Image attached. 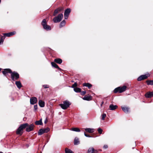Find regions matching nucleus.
Instances as JSON below:
<instances>
[{
	"mask_svg": "<svg viewBox=\"0 0 153 153\" xmlns=\"http://www.w3.org/2000/svg\"><path fill=\"white\" fill-rule=\"evenodd\" d=\"M34 126L33 124H31L29 126L27 123L21 124L17 129L16 133L17 134L21 135L22 134V131L23 129L26 128V131L27 132H30L33 130Z\"/></svg>",
	"mask_w": 153,
	"mask_h": 153,
	"instance_id": "nucleus-1",
	"label": "nucleus"
},
{
	"mask_svg": "<svg viewBox=\"0 0 153 153\" xmlns=\"http://www.w3.org/2000/svg\"><path fill=\"white\" fill-rule=\"evenodd\" d=\"M71 105V103L68 100H66L63 101V103L59 105L63 109L65 110L68 108Z\"/></svg>",
	"mask_w": 153,
	"mask_h": 153,
	"instance_id": "nucleus-2",
	"label": "nucleus"
},
{
	"mask_svg": "<svg viewBox=\"0 0 153 153\" xmlns=\"http://www.w3.org/2000/svg\"><path fill=\"white\" fill-rule=\"evenodd\" d=\"M126 88V86L124 85L122 87H119L114 89V92L115 93H117L118 92L121 93L125 91Z\"/></svg>",
	"mask_w": 153,
	"mask_h": 153,
	"instance_id": "nucleus-3",
	"label": "nucleus"
},
{
	"mask_svg": "<svg viewBox=\"0 0 153 153\" xmlns=\"http://www.w3.org/2000/svg\"><path fill=\"white\" fill-rule=\"evenodd\" d=\"M42 25L44 29L47 30H50L51 29V27L49 25H47L46 21L45 19H43L42 22Z\"/></svg>",
	"mask_w": 153,
	"mask_h": 153,
	"instance_id": "nucleus-4",
	"label": "nucleus"
},
{
	"mask_svg": "<svg viewBox=\"0 0 153 153\" xmlns=\"http://www.w3.org/2000/svg\"><path fill=\"white\" fill-rule=\"evenodd\" d=\"M11 78L12 80L13 81H15L17 80L19 78V75L16 72L13 71L11 73Z\"/></svg>",
	"mask_w": 153,
	"mask_h": 153,
	"instance_id": "nucleus-5",
	"label": "nucleus"
},
{
	"mask_svg": "<svg viewBox=\"0 0 153 153\" xmlns=\"http://www.w3.org/2000/svg\"><path fill=\"white\" fill-rule=\"evenodd\" d=\"M63 17L62 14H59L57 16L55 17L53 19V21L54 23H57L60 22Z\"/></svg>",
	"mask_w": 153,
	"mask_h": 153,
	"instance_id": "nucleus-6",
	"label": "nucleus"
},
{
	"mask_svg": "<svg viewBox=\"0 0 153 153\" xmlns=\"http://www.w3.org/2000/svg\"><path fill=\"white\" fill-rule=\"evenodd\" d=\"M71 11V9L70 8H68L65 10L64 12V17L65 19H68Z\"/></svg>",
	"mask_w": 153,
	"mask_h": 153,
	"instance_id": "nucleus-7",
	"label": "nucleus"
},
{
	"mask_svg": "<svg viewBox=\"0 0 153 153\" xmlns=\"http://www.w3.org/2000/svg\"><path fill=\"white\" fill-rule=\"evenodd\" d=\"M2 72L4 76H7V74H11L12 73V71L9 68L5 69H4V71H2Z\"/></svg>",
	"mask_w": 153,
	"mask_h": 153,
	"instance_id": "nucleus-8",
	"label": "nucleus"
},
{
	"mask_svg": "<svg viewBox=\"0 0 153 153\" xmlns=\"http://www.w3.org/2000/svg\"><path fill=\"white\" fill-rule=\"evenodd\" d=\"M30 101L31 104L33 105L36 103L37 102V98L36 97H32L30 99Z\"/></svg>",
	"mask_w": 153,
	"mask_h": 153,
	"instance_id": "nucleus-9",
	"label": "nucleus"
},
{
	"mask_svg": "<svg viewBox=\"0 0 153 153\" xmlns=\"http://www.w3.org/2000/svg\"><path fill=\"white\" fill-rule=\"evenodd\" d=\"M147 77L146 75H141L138 78L137 80L138 81H140L141 80L146 79Z\"/></svg>",
	"mask_w": 153,
	"mask_h": 153,
	"instance_id": "nucleus-10",
	"label": "nucleus"
},
{
	"mask_svg": "<svg viewBox=\"0 0 153 153\" xmlns=\"http://www.w3.org/2000/svg\"><path fill=\"white\" fill-rule=\"evenodd\" d=\"M145 96L147 98H151L153 96V91L152 92H148L145 94Z\"/></svg>",
	"mask_w": 153,
	"mask_h": 153,
	"instance_id": "nucleus-11",
	"label": "nucleus"
},
{
	"mask_svg": "<svg viewBox=\"0 0 153 153\" xmlns=\"http://www.w3.org/2000/svg\"><path fill=\"white\" fill-rule=\"evenodd\" d=\"M85 131L89 133H92L94 131V128H87L84 129Z\"/></svg>",
	"mask_w": 153,
	"mask_h": 153,
	"instance_id": "nucleus-12",
	"label": "nucleus"
},
{
	"mask_svg": "<svg viewBox=\"0 0 153 153\" xmlns=\"http://www.w3.org/2000/svg\"><path fill=\"white\" fill-rule=\"evenodd\" d=\"M16 33L15 31H13L12 32L9 33H5L4 34V35L5 36L7 37H10L12 36H13L14 34H15Z\"/></svg>",
	"mask_w": 153,
	"mask_h": 153,
	"instance_id": "nucleus-13",
	"label": "nucleus"
},
{
	"mask_svg": "<svg viewBox=\"0 0 153 153\" xmlns=\"http://www.w3.org/2000/svg\"><path fill=\"white\" fill-rule=\"evenodd\" d=\"M122 108L123 111L125 113H128L129 110V108L126 106H124L122 107Z\"/></svg>",
	"mask_w": 153,
	"mask_h": 153,
	"instance_id": "nucleus-14",
	"label": "nucleus"
},
{
	"mask_svg": "<svg viewBox=\"0 0 153 153\" xmlns=\"http://www.w3.org/2000/svg\"><path fill=\"white\" fill-rule=\"evenodd\" d=\"M109 108L111 110H114L117 108V106L116 105H114L113 104H111L109 105Z\"/></svg>",
	"mask_w": 153,
	"mask_h": 153,
	"instance_id": "nucleus-15",
	"label": "nucleus"
},
{
	"mask_svg": "<svg viewBox=\"0 0 153 153\" xmlns=\"http://www.w3.org/2000/svg\"><path fill=\"white\" fill-rule=\"evenodd\" d=\"M39 104L41 107H43L45 106V102L43 101L40 100L39 102Z\"/></svg>",
	"mask_w": 153,
	"mask_h": 153,
	"instance_id": "nucleus-16",
	"label": "nucleus"
},
{
	"mask_svg": "<svg viewBox=\"0 0 153 153\" xmlns=\"http://www.w3.org/2000/svg\"><path fill=\"white\" fill-rule=\"evenodd\" d=\"M84 100L90 101L91 100V96H85L82 98Z\"/></svg>",
	"mask_w": 153,
	"mask_h": 153,
	"instance_id": "nucleus-17",
	"label": "nucleus"
},
{
	"mask_svg": "<svg viewBox=\"0 0 153 153\" xmlns=\"http://www.w3.org/2000/svg\"><path fill=\"white\" fill-rule=\"evenodd\" d=\"M51 64L52 65V66L53 67L56 68H57L58 69H59V70H61V69L58 66L55 62H51Z\"/></svg>",
	"mask_w": 153,
	"mask_h": 153,
	"instance_id": "nucleus-18",
	"label": "nucleus"
},
{
	"mask_svg": "<svg viewBox=\"0 0 153 153\" xmlns=\"http://www.w3.org/2000/svg\"><path fill=\"white\" fill-rule=\"evenodd\" d=\"M83 86L87 87L88 88H91L92 86L91 84L89 83H84L83 84Z\"/></svg>",
	"mask_w": 153,
	"mask_h": 153,
	"instance_id": "nucleus-19",
	"label": "nucleus"
},
{
	"mask_svg": "<svg viewBox=\"0 0 153 153\" xmlns=\"http://www.w3.org/2000/svg\"><path fill=\"white\" fill-rule=\"evenodd\" d=\"M54 61L59 64H61L62 62V60L60 59H54Z\"/></svg>",
	"mask_w": 153,
	"mask_h": 153,
	"instance_id": "nucleus-20",
	"label": "nucleus"
},
{
	"mask_svg": "<svg viewBox=\"0 0 153 153\" xmlns=\"http://www.w3.org/2000/svg\"><path fill=\"white\" fill-rule=\"evenodd\" d=\"M79 143V139L76 137L75 138L74 141V143L75 145H78Z\"/></svg>",
	"mask_w": 153,
	"mask_h": 153,
	"instance_id": "nucleus-21",
	"label": "nucleus"
},
{
	"mask_svg": "<svg viewBox=\"0 0 153 153\" xmlns=\"http://www.w3.org/2000/svg\"><path fill=\"white\" fill-rule=\"evenodd\" d=\"M16 85L17 87L19 88H20L22 87V85L21 83L19 81H17L16 82Z\"/></svg>",
	"mask_w": 153,
	"mask_h": 153,
	"instance_id": "nucleus-22",
	"label": "nucleus"
},
{
	"mask_svg": "<svg viewBox=\"0 0 153 153\" xmlns=\"http://www.w3.org/2000/svg\"><path fill=\"white\" fill-rule=\"evenodd\" d=\"M35 124L36 125H42L43 124V123L42 122V119H41L39 120L36 121L35 122Z\"/></svg>",
	"mask_w": 153,
	"mask_h": 153,
	"instance_id": "nucleus-23",
	"label": "nucleus"
},
{
	"mask_svg": "<svg viewBox=\"0 0 153 153\" xmlns=\"http://www.w3.org/2000/svg\"><path fill=\"white\" fill-rule=\"evenodd\" d=\"M71 130L72 131L77 132H79L80 131V130L79 129L77 128H71Z\"/></svg>",
	"mask_w": 153,
	"mask_h": 153,
	"instance_id": "nucleus-24",
	"label": "nucleus"
},
{
	"mask_svg": "<svg viewBox=\"0 0 153 153\" xmlns=\"http://www.w3.org/2000/svg\"><path fill=\"white\" fill-rule=\"evenodd\" d=\"M44 130L43 129H40L38 133V134L40 135L45 133Z\"/></svg>",
	"mask_w": 153,
	"mask_h": 153,
	"instance_id": "nucleus-25",
	"label": "nucleus"
},
{
	"mask_svg": "<svg viewBox=\"0 0 153 153\" xmlns=\"http://www.w3.org/2000/svg\"><path fill=\"white\" fill-rule=\"evenodd\" d=\"M65 153H74L73 152L71 149H70L68 148H66L65 149Z\"/></svg>",
	"mask_w": 153,
	"mask_h": 153,
	"instance_id": "nucleus-26",
	"label": "nucleus"
},
{
	"mask_svg": "<svg viewBox=\"0 0 153 153\" xmlns=\"http://www.w3.org/2000/svg\"><path fill=\"white\" fill-rule=\"evenodd\" d=\"M94 149L93 147H91L89 148L88 151V153H93L94 152Z\"/></svg>",
	"mask_w": 153,
	"mask_h": 153,
	"instance_id": "nucleus-27",
	"label": "nucleus"
},
{
	"mask_svg": "<svg viewBox=\"0 0 153 153\" xmlns=\"http://www.w3.org/2000/svg\"><path fill=\"white\" fill-rule=\"evenodd\" d=\"M66 22L65 20H63L60 23V27H61L64 26Z\"/></svg>",
	"mask_w": 153,
	"mask_h": 153,
	"instance_id": "nucleus-28",
	"label": "nucleus"
},
{
	"mask_svg": "<svg viewBox=\"0 0 153 153\" xmlns=\"http://www.w3.org/2000/svg\"><path fill=\"white\" fill-rule=\"evenodd\" d=\"M74 91L76 92H81V89L80 88H74Z\"/></svg>",
	"mask_w": 153,
	"mask_h": 153,
	"instance_id": "nucleus-29",
	"label": "nucleus"
},
{
	"mask_svg": "<svg viewBox=\"0 0 153 153\" xmlns=\"http://www.w3.org/2000/svg\"><path fill=\"white\" fill-rule=\"evenodd\" d=\"M147 82L148 85H153V81H147Z\"/></svg>",
	"mask_w": 153,
	"mask_h": 153,
	"instance_id": "nucleus-30",
	"label": "nucleus"
},
{
	"mask_svg": "<svg viewBox=\"0 0 153 153\" xmlns=\"http://www.w3.org/2000/svg\"><path fill=\"white\" fill-rule=\"evenodd\" d=\"M106 114H105V113H103L102 115V120H105V118L106 117Z\"/></svg>",
	"mask_w": 153,
	"mask_h": 153,
	"instance_id": "nucleus-31",
	"label": "nucleus"
},
{
	"mask_svg": "<svg viewBox=\"0 0 153 153\" xmlns=\"http://www.w3.org/2000/svg\"><path fill=\"white\" fill-rule=\"evenodd\" d=\"M43 129H44V131L45 133L48 132L50 130L49 128H44Z\"/></svg>",
	"mask_w": 153,
	"mask_h": 153,
	"instance_id": "nucleus-32",
	"label": "nucleus"
},
{
	"mask_svg": "<svg viewBox=\"0 0 153 153\" xmlns=\"http://www.w3.org/2000/svg\"><path fill=\"white\" fill-rule=\"evenodd\" d=\"M59 11L58 9H56L55 10L54 13H53V16H55L58 13Z\"/></svg>",
	"mask_w": 153,
	"mask_h": 153,
	"instance_id": "nucleus-33",
	"label": "nucleus"
},
{
	"mask_svg": "<svg viewBox=\"0 0 153 153\" xmlns=\"http://www.w3.org/2000/svg\"><path fill=\"white\" fill-rule=\"evenodd\" d=\"M98 131L100 134H101L102 133V130L101 128H99L98 129Z\"/></svg>",
	"mask_w": 153,
	"mask_h": 153,
	"instance_id": "nucleus-34",
	"label": "nucleus"
},
{
	"mask_svg": "<svg viewBox=\"0 0 153 153\" xmlns=\"http://www.w3.org/2000/svg\"><path fill=\"white\" fill-rule=\"evenodd\" d=\"M77 84L76 82H75L72 86V88H74L77 86Z\"/></svg>",
	"mask_w": 153,
	"mask_h": 153,
	"instance_id": "nucleus-35",
	"label": "nucleus"
},
{
	"mask_svg": "<svg viewBox=\"0 0 153 153\" xmlns=\"http://www.w3.org/2000/svg\"><path fill=\"white\" fill-rule=\"evenodd\" d=\"M4 38H5V37L4 36H2L1 38V39H0V40L1 41V43H3V41H4Z\"/></svg>",
	"mask_w": 153,
	"mask_h": 153,
	"instance_id": "nucleus-36",
	"label": "nucleus"
},
{
	"mask_svg": "<svg viewBox=\"0 0 153 153\" xmlns=\"http://www.w3.org/2000/svg\"><path fill=\"white\" fill-rule=\"evenodd\" d=\"M43 86L44 87V88H49V85H44Z\"/></svg>",
	"mask_w": 153,
	"mask_h": 153,
	"instance_id": "nucleus-37",
	"label": "nucleus"
},
{
	"mask_svg": "<svg viewBox=\"0 0 153 153\" xmlns=\"http://www.w3.org/2000/svg\"><path fill=\"white\" fill-rule=\"evenodd\" d=\"M57 9L58 10L59 12H60L63 10V8L62 7H59Z\"/></svg>",
	"mask_w": 153,
	"mask_h": 153,
	"instance_id": "nucleus-38",
	"label": "nucleus"
},
{
	"mask_svg": "<svg viewBox=\"0 0 153 153\" xmlns=\"http://www.w3.org/2000/svg\"><path fill=\"white\" fill-rule=\"evenodd\" d=\"M84 134L85 136H86V137H91L90 136L88 135L87 134H86L85 132H84Z\"/></svg>",
	"mask_w": 153,
	"mask_h": 153,
	"instance_id": "nucleus-39",
	"label": "nucleus"
},
{
	"mask_svg": "<svg viewBox=\"0 0 153 153\" xmlns=\"http://www.w3.org/2000/svg\"><path fill=\"white\" fill-rule=\"evenodd\" d=\"M34 110L36 111L37 109V105H34Z\"/></svg>",
	"mask_w": 153,
	"mask_h": 153,
	"instance_id": "nucleus-40",
	"label": "nucleus"
},
{
	"mask_svg": "<svg viewBox=\"0 0 153 153\" xmlns=\"http://www.w3.org/2000/svg\"><path fill=\"white\" fill-rule=\"evenodd\" d=\"M81 94L82 95H84L86 94V91H82V92L81 91Z\"/></svg>",
	"mask_w": 153,
	"mask_h": 153,
	"instance_id": "nucleus-41",
	"label": "nucleus"
},
{
	"mask_svg": "<svg viewBox=\"0 0 153 153\" xmlns=\"http://www.w3.org/2000/svg\"><path fill=\"white\" fill-rule=\"evenodd\" d=\"M103 148L105 149L107 148H108V146L107 145H105L103 146Z\"/></svg>",
	"mask_w": 153,
	"mask_h": 153,
	"instance_id": "nucleus-42",
	"label": "nucleus"
},
{
	"mask_svg": "<svg viewBox=\"0 0 153 153\" xmlns=\"http://www.w3.org/2000/svg\"><path fill=\"white\" fill-rule=\"evenodd\" d=\"M47 118H46L45 121H44L45 123V124L47 122Z\"/></svg>",
	"mask_w": 153,
	"mask_h": 153,
	"instance_id": "nucleus-43",
	"label": "nucleus"
},
{
	"mask_svg": "<svg viewBox=\"0 0 153 153\" xmlns=\"http://www.w3.org/2000/svg\"><path fill=\"white\" fill-rule=\"evenodd\" d=\"M94 153H97V150H94Z\"/></svg>",
	"mask_w": 153,
	"mask_h": 153,
	"instance_id": "nucleus-44",
	"label": "nucleus"
},
{
	"mask_svg": "<svg viewBox=\"0 0 153 153\" xmlns=\"http://www.w3.org/2000/svg\"><path fill=\"white\" fill-rule=\"evenodd\" d=\"M103 104V102H102V103H101V106H102V104Z\"/></svg>",
	"mask_w": 153,
	"mask_h": 153,
	"instance_id": "nucleus-45",
	"label": "nucleus"
},
{
	"mask_svg": "<svg viewBox=\"0 0 153 153\" xmlns=\"http://www.w3.org/2000/svg\"><path fill=\"white\" fill-rule=\"evenodd\" d=\"M1 41L0 40V45L1 44Z\"/></svg>",
	"mask_w": 153,
	"mask_h": 153,
	"instance_id": "nucleus-46",
	"label": "nucleus"
},
{
	"mask_svg": "<svg viewBox=\"0 0 153 153\" xmlns=\"http://www.w3.org/2000/svg\"><path fill=\"white\" fill-rule=\"evenodd\" d=\"M0 153H3L2 152H0Z\"/></svg>",
	"mask_w": 153,
	"mask_h": 153,
	"instance_id": "nucleus-47",
	"label": "nucleus"
},
{
	"mask_svg": "<svg viewBox=\"0 0 153 153\" xmlns=\"http://www.w3.org/2000/svg\"><path fill=\"white\" fill-rule=\"evenodd\" d=\"M1 0H0V3H1Z\"/></svg>",
	"mask_w": 153,
	"mask_h": 153,
	"instance_id": "nucleus-48",
	"label": "nucleus"
}]
</instances>
